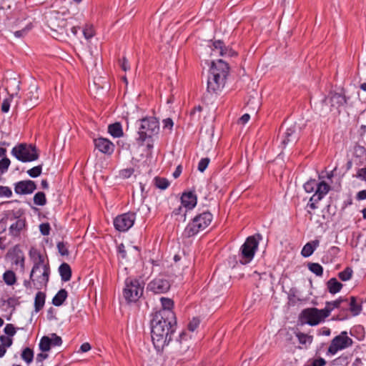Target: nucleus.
<instances>
[{"label":"nucleus","mask_w":366,"mask_h":366,"mask_svg":"<svg viewBox=\"0 0 366 366\" xmlns=\"http://www.w3.org/2000/svg\"><path fill=\"white\" fill-rule=\"evenodd\" d=\"M177 320L174 313L162 312L154 313L151 320L152 340L158 352H162L172 340L175 332Z\"/></svg>","instance_id":"f257e3e1"},{"label":"nucleus","mask_w":366,"mask_h":366,"mask_svg":"<svg viewBox=\"0 0 366 366\" xmlns=\"http://www.w3.org/2000/svg\"><path fill=\"white\" fill-rule=\"evenodd\" d=\"M229 72V67L227 62L222 59L213 61L207 80V92L212 94H218L222 92L225 86Z\"/></svg>","instance_id":"f03ea898"},{"label":"nucleus","mask_w":366,"mask_h":366,"mask_svg":"<svg viewBox=\"0 0 366 366\" xmlns=\"http://www.w3.org/2000/svg\"><path fill=\"white\" fill-rule=\"evenodd\" d=\"M31 257L36 256L37 259L34 261V266L30 273L34 288L41 290L47 285L50 274V267L49 263H45L44 256L36 250H30Z\"/></svg>","instance_id":"7ed1b4c3"},{"label":"nucleus","mask_w":366,"mask_h":366,"mask_svg":"<svg viewBox=\"0 0 366 366\" xmlns=\"http://www.w3.org/2000/svg\"><path fill=\"white\" fill-rule=\"evenodd\" d=\"M260 239H262V236L259 234L249 236L246 239L240 247L239 254V261L242 264H247L252 260Z\"/></svg>","instance_id":"20e7f679"},{"label":"nucleus","mask_w":366,"mask_h":366,"mask_svg":"<svg viewBox=\"0 0 366 366\" xmlns=\"http://www.w3.org/2000/svg\"><path fill=\"white\" fill-rule=\"evenodd\" d=\"M212 214L209 212H203L194 217L184 230L183 234L186 237L196 235L200 231L207 227L212 221Z\"/></svg>","instance_id":"39448f33"},{"label":"nucleus","mask_w":366,"mask_h":366,"mask_svg":"<svg viewBox=\"0 0 366 366\" xmlns=\"http://www.w3.org/2000/svg\"><path fill=\"white\" fill-rule=\"evenodd\" d=\"M159 131V122L156 118H144L140 120L137 141L142 144L147 139H151L154 135L157 134Z\"/></svg>","instance_id":"423d86ee"},{"label":"nucleus","mask_w":366,"mask_h":366,"mask_svg":"<svg viewBox=\"0 0 366 366\" xmlns=\"http://www.w3.org/2000/svg\"><path fill=\"white\" fill-rule=\"evenodd\" d=\"M143 282L136 278L128 277L125 280V287L123 290V295L125 300L129 302L137 301L143 295Z\"/></svg>","instance_id":"0eeeda50"},{"label":"nucleus","mask_w":366,"mask_h":366,"mask_svg":"<svg viewBox=\"0 0 366 366\" xmlns=\"http://www.w3.org/2000/svg\"><path fill=\"white\" fill-rule=\"evenodd\" d=\"M329 307L325 306L324 309L307 308L301 312L300 318L302 323L310 325H316L330 316Z\"/></svg>","instance_id":"6e6552de"},{"label":"nucleus","mask_w":366,"mask_h":366,"mask_svg":"<svg viewBox=\"0 0 366 366\" xmlns=\"http://www.w3.org/2000/svg\"><path fill=\"white\" fill-rule=\"evenodd\" d=\"M11 154L22 162H33L39 158L36 147L25 143L14 147L11 150Z\"/></svg>","instance_id":"1a4fd4ad"},{"label":"nucleus","mask_w":366,"mask_h":366,"mask_svg":"<svg viewBox=\"0 0 366 366\" xmlns=\"http://www.w3.org/2000/svg\"><path fill=\"white\" fill-rule=\"evenodd\" d=\"M353 341L347 336V332L343 331L332 339L329 346L327 353L334 355L339 350L350 347Z\"/></svg>","instance_id":"9d476101"},{"label":"nucleus","mask_w":366,"mask_h":366,"mask_svg":"<svg viewBox=\"0 0 366 366\" xmlns=\"http://www.w3.org/2000/svg\"><path fill=\"white\" fill-rule=\"evenodd\" d=\"M326 305L327 307H329L330 314L335 309H337L340 310V314H338L337 316V320H344L348 317V312L350 310L349 300L343 297H340L339 299L335 301L327 302Z\"/></svg>","instance_id":"9b49d317"},{"label":"nucleus","mask_w":366,"mask_h":366,"mask_svg":"<svg viewBox=\"0 0 366 366\" xmlns=\"http://www.w3.org/2000/svg\"><path fill=\"white\" fill-rule=\"evenodd\" d=\"M48 24L51 30L57 31L61 34H65L66 36H69L66 26L69 24L71 25V22L67 21L59 13H55L49 16Z\"/></svg>","instance_id":"f8f14e48"},{"label":"nucleus","mask_w":366,"mask_h":366,"mask_svg":"<svg viewBox=\"0 0 366 366\" xmlns=\"http://www.w3.org/2000/svg\"><path fill=\"white\" fill-rule=\"evenodd\" d=\"M135 219L136 214L134 212L124 213L118 215L114 219V226L119 232H126L133 226Z\"/></svg>","instance_id":"ddd939ff"},{"label":"nucleus","mask_w":366,"mask_h":366,"mask_svg":"<svg viewBox=\"0 0 366 366\" xmlns=\"http://www.w3.org/2000/svg\"><path fill=\"white\" fill-rule=\"evenodd\" d=\"M169 288V282L161 277H157L151 281L147 286L149 290L156 294L164 293L167 292Z\"/></svg>","instance_id":"4468645a"},{"label":"nucleus","mask_w":366,"mask_h":366,"mask_svg":"<svg viewBox=\"0 0 366 366\" xmlns=\"http://www.w3.org/2000/svg\"><path fill=\"white\" fill-rule=\"evenodd\" d=\"M36 189L34 181L22 180L15 184L14 191L18 194H29L33 193Z\"/></svg>","instance_id":"2eb2a0df"},{"label":"nucleus","mask_w":366,"mask_h":366,"mask_svg":"<svg viewBox=\"0 0 366 366\" xmlns=\"http://www.w3.org/2000/svg\"><path fill=\"white\" fill-rule=\"evenodd\" d=\"M95 147L101 152L104 154H112L114 149V144L105 138H98L94 139Z\"/></svg>","instance_id":"dca6fc26"},{"label":"nucleus","mask_w":366,"mask_h":366,"mask_svg":"<svg viewBox=\"0 0 366 366\" xmlns=\"http://www.w3.org/2000/svg\"><path fill=\"white\" fill-rule=\"evenodd\" d=\"M300 128L296 124L287 128L284 134V138L282 143L284 145H286L290 142H297L300 137Z\"/></svg>","instance_id":"f3484780"},{"label":"nucleus","mask_w":366,"mask_h":366,"mask_svg":"<svg viewBox=\"0 0 366 366\" xmlns=\"http://www.w3.org/2000/svg\"><path fill=\"white\" fill-rule=\"evenodd\" d=\"M212 46V50L218 52L222 56H233L237 55L232 49L225 46L224 42L221 40L214 41Z\"/></svg>","instance_id":"a211bd4d"},{"label":"nucleus","mask_w":366,"mask_h":366,"mask_svg":"<svg viewBox=\"0 0 366 366\" xmlns=\"http://www.w3.org/2000/svg\"><path fill=\"white\" fill-rule=\"evenodd\" d=\"M197 202L196 194L192 192H184L181 197L182 205L188 210L192 209Z\"/></svg>","instance_id":"6ab92c4d"},{"label":"nucleus","mask_w":366,"mask_h":366,"mask_svg":"<svg viewBox=\"0 0 366 366\" xmlns=\"http://www.w3.org/2000/svg\"><path fill=\"white\" fill-rule=\"evenodd\" d=\"M330 186L325 182H317L315 193L311 197V201H320L330 191Z\"/></svg>","instance_id":"aec40b11"},{"label":"nucleus","mask_w":366,"mask_h":366,"mask_svg":"<svg viewBox=\"0 0 366 366\" xmlns=\"http://www.w3.org/2000/svg\"><path fill=\"white\" fill-rule=\"evenodd\" d=\"M26 227V220L19 218L9 228V234L16 237L20 234L21 231Z\"/></svg>","instance_id":"412c9836"},{"label":"nucleus","mask_w":366,"mask_h":366,"mask_svg":"<svg viewBox=\"0 0 366 366\" xmlns=\"http://www.w3.org/2000/svg\"><path fill=\"white\" fill-rule=\"evenodd\" d=\"M330 99L331 102V107L336 108L344 106L347 102V97L344 94L340 93L331 94Z\"/></svg>","instance_id":"4be33fe9"},{"label":"nucleus","mask_w":366,"mask_h":366,"mask_svg":"<svg viewBox=\"0 0 366 366\" xmlns=\"http://www.w3.org/2000/svg\"><path fill=\"white\" fill-rule=\"evenodd\" d=\"M59 272L62 281L68 282L70 280L71 277V269L69 264L65 262L62 263L59 267Z\"/></svg>","instance_id":"5701e85b"},{"label":"nucleus","mask_w":366,"mask_h":366,"mask_svg":"<svg viewBox=\"0 0 366 366\" xmlns=\"http://www.w3.org/2000/svg\"><path fill=\"white\" fill-rule=\"evenodd\" d=\"M26 101L31 102V105L36 104L39 100L38 87L35 85H31L26 93Z\"/></svg>","instance_id":"b1692460"},{"label":"nucleus","mask_w":366,"mask_h":366,"mask_svg":"<svg viewBox=\"0 0 366 366\" xmlns=\"http://www.w3.org/2000/svg\"><path fill=\"white\" fill-rule=\"evenodd\" d=\"M319 241L315 240L307 242L302 248L301 254L305 257H308L312 254L315 249L318 247Z\"/></svg>","instance_id":"393cba45"},{"label":"nucleus","mask_w":366,"mask_h":366,"mask_svg":"<svg viewBox=\"0 0 366 366\" xmlns=\"http://www.w3.org/2000/svg\"><path fill=\"white\" fill-rule=\"evenodd\" d=\"M68 296V292L65 289H61L52 299V304L56 307L63 305Z\"/></svg>","instance_id":"a878e982"},{"label":"nucleus","mask_w":366,"mask_h":366,"mask_svg":"<svg viewBox=\"0 0 366 366\" xmlns=\"http://www.w3.org/2000/svg\"><path fill=\"white\" fill-rule=\"evenodd\" d=\"M109 133L114 137L118 138L123 136L122 125L119 122H116L109 125Z\"/></svg>","instance_id":"bb28decb"},{"label":"nucleus","mask_w":366,"mask_h":366,"mask_svg":"<svg viewBox=\"0 0 366 366\" xmlns=\"http://www.w3.org/2000/svg\"><path fill=\"white\" fill-rule=\"evenodd\" d=\"M327 286L331 294H336L341 290L342 284L338 282L336 278H331L327 282Z\"/></svg>","instance_id":"cd10ccee"},{"label":"nucleus","mask_w":366,"mask_h":366,"mask_svg":"<svg viewBox=\"0 0 366 366\" xmlns=\"http://www.w3.org/2000/svg\"><path fill=\"white\" fill-rule=\"evenodd\" d=\"M160 300L162 303V309L157 311L155 313H162V312H170L171 313H174L172 311L174 302L171 299L162 297Z\"/></svg>","instance_id":"c85d7f7f"},{"label":"nucleus","mask_w":366,"mask_h":366,"mask_svg":"<svg viewBox=\"0 0 366 366\" xmlns=\"http://www.w3.org/2000/svg\"><path fill=\"white\" fill-rule=\"evenodd\" d=\"M46 295L42 292H38L34 299L35 311H40L45 304Z\"/></svg>","instance_id":"c756f323"},{"label":"nucleus","mask_w":366,"mask_h":366,"mask_svg":"<svg viewBox=\"0 0 366 366\" xmlns=\"http://www.w3.org/2000/svg\"><path fill=\"white\" fill-rule=\"evenodd\" d=\"M361 310L362 306L360 303L357 302L356 297L353 296L350 297L349 311L352 314V315L356 316L360 313Z\"/></svg>","instance_id":"7c9ffc66"},{"label":"nucleus","mask_w":366,"mask_h":366,"mask_svg":"<svg viewBox=\"0 0 366 366\" xmlns=\"http://www.w3.org/2000/svg\"><path fill=\"white\" fill-rule=\"evenodd\" d=\"M187 209L184 208L182 205L178 207L172 212V215L177 217L176 219L177 221L185 222L186 220V214L187 212Z\"/></svg>","instance_id":"2f4dec72"},{"label":"nucleus","mask_w":366,"mask_h":366,"mask_svg":"<svg viewBox=\"0 0 366 366\" xmlns=\"http://www.w3.org/2000/svg\"><path fill=\"white\" fill-rule=\"evenodd\" d=\"M4 282L9 286L14 285L16 282V277L12 270H7L3 274Z\"/></svg>","instance_id":"473e14b6"},{"label":"nucleus","mask_w":366,"mask_h":366,"mask_svg":"<svg viewBox=\"0 0 366 366\" xmlns=\"http://www.w3.org/2000/svg\"><path fill=\"white\" fill-rule=\"evenodd\" d=\"M21 357L23 360H24L28 365L32 362L34 359V351L29 347H26L23 350Z\"/></svg>","instance_id":"72a5a7b5"},{"label":"nucleus","mask_w":366,"mask_h":366,"mask_svg":"<svg viewBox=\"0 0 366 366\" xmlns=\"http://www.w3.org/2000/svg\"><path fill=\"white\" fill-rule=\"evenodd\" d=\"M296 336L299 342L303 345H310L312 342L313 337L302 332H297Z\"/></svg>","instance_id":"f704fd0d"},{"label":"nucleus","mask_w":366,"mask_h":366,"mask_svg":"<svg viewBox=\"0 0 366 366\" xmlns=\"http://www.w3.org/2000/svg\"><path fill=\"white\" fill-rule=\"evenodd\" d=\"M39 346V349L44 352L49 351L51 347L49 337H42L40 340Z\"/></svg>","instance_id":"c9c22d12"},{"label":"nucleus","mask_w":366,"mask_h":366,"mask_svg":"<svg viewBox=\"0 0 366 366\" xmlns=\"http://www.w3.org/2000/svg\"><path fill=\"white\" fill-rule=\"evenodd\" d=\"M308 269L317 276H322L323 267L319 263H309Z\"/></svg>","instance_id":"e433bc0d"},{"label":"nucleus","mask_w":366,"mask_h":366,"mask_svg":"<svg viewBox=\"0 0 366 366\" xmlns=\"http://www.w3.org/2000/svg\"><path fill=\"white\" fill-rule=\"evenodd\" d=\"M34 202L39 206H44L46 204V199L45 194L42 192H39L35 194L34 197Z\"/></svg>","instance_id":"4c0bfd02"},{"label":"nucleus","mask_w":366,"mask_h":366,"mask_svg":"<svg viewBox=\"0 0 366 366\" xmlns=\"http://www.w3.org/2000/svg\"><path fill=\"white\" fill-rule=\"evenodd\" d=\"M154 184L157 188L160 189H166L169 185V182L166 178L155 177Z\"/></svg>","instance_id":"58836bf2"},{"label":"nucleus","mask_w":366,"mask_h":366,"mask_svg":"<svg viewBox=\"0 0 366 366\" xmlns=\"http://www.w3.org/2000/svg\"><path fill=\"white\" fill-rule=\"evenodd\" d=\"M24 261H25V258H24V254H22V252L20 250L18 251L14 257L13 263L15 264H19L21 269L24 270Z\"/></svg>","instance_id":"ea45409f"},{"label":"nucleus","mask_w":366,"mask_h":366,"mask_svg":"<svg viewBox=\"0 0 366 366\" xmlns=\"http://www.w3.org/2000/svg\"><path fill=\"white\" fill-rule=\"evenodd\" d=\"M353 271L350 267H346L343 271L339 272L338 277L342 281H347L351 279Z\"/></svg>","instance_id":"a19ab883"},{"label":"nucleus","mask_w":366,"mask_h":366,"mask_svg":"<svg viewBox=\"0 0 366 366\" xmlns=\"http://www.w3.org/2000/svg\"><path fill=\"white\" fill-rule=\"evenodd\" d=\"M317 186V182L315 179H310L304 184V189L306 192L311 193L315 191V189L316 190Z\"/></svg>","instance_id":"79ce46f5"},{"label":"nucleus","mask_w":366,"mask_h":366,"mask_svg":"<svg viewBox=\"0 0 366 366\" xmlns=\"http://www.w3.org/2000/svg\"><path fill=\"white\" fill-rule=\"evenodd\" d=\"M41 171H42V165L40 164V165L36 166V167L29 169L27 171V174L31 177L34 178V177H39L41 174Z\"/></svg>","instance_id":"37998d69"},{"label":"nucleus","mask_w":366,"mask_h":366,"mask_svg":"<svg viewBox=\"0 0 366 366\" xmlns=\"http://www.w3.org/2000/svg\"><path fill=\"white\" fill-rule=\"evenodd\" d=\"M57 249L61 256L69 255L67 243L59 242L57 243Z\"/></svg>","instance_id":"c03bdc74"},{"label":"nucleus","mask_w":366,"mask_h":366,"mask_svg":"<svg viewBox=\"0 0 366 366\" xmlns=\"http://www.w3.org/2000/svg\"><path fill=\"white\" fill-rule=\"evenodd\" d=\"M10 159L7 157H4L0 160V173L4 174L7 170L10 165Z\"/></svg>","instance_id":"a18cd8bd"},{"label":"nucleus","mask_w":366,"mask_h":366,"mask_svg":"<svg viewBox=\"0 0 366 366\" xmlns=\"http://www.w3.org/2000/svg\"><path fill=\"white\" fill-rule=\"evenodd\" d=\"M83 34L86 39H89L94 36V29L92 25H86L83 29Z\"/></svg>","instance_id":"49530a36"},{"label":"nucleus","mask_w":366,"mask_h":366,"mask_svg":"<svg viewBox=\"0 0 366 366\" xmlns=\"http://www.w3.org/2000/svg\"><path fill=\"white\" fill-rule=\"evenodd\" d=\"M49 339L51 341V347L60 346L62 344L61 337L55 333L51 334V336L49 337Z\"/></svg>","instance_id":"de8ad7c7"},{"label":"nucleus","mask_w":366,"mask_h":366,"mask_svg":"<svg viewBox=\"0 0 366 366\" xmlns=\"http://www.w3.org/2000/svg\"><path fill=\"white\" fill-rule=\"evenodd\" d=\"M209 162L210 159L208 157L201 159L198 164V170L201 172H204L208 167Z\"/></svg>","instance_id":"09e8293b"},{"label":"nucleus","mask_w":366,"mask_h":366,"mask_svg":"<svg viewBox=\"0 0 366 366\" xmlns=\"http://www.w3.org/2000/svg\"><path fill=\"white\" fill-rule=\"evenodd\" d=\"M0 341L1 342V345H4L5 347L9 348L13 344V340L11 337L9 336H4L1 335L0 336Z\"/></svg>","instance_id":"8fccbe9b"},{"label":"nucleus","mask_w":366,"mask_h":366,"mask_svg":"<svg viewBox=\"0 0 366 366\" xmlns=\"http://www.w3.org/2000/svg\"><path fill=\"white\" fill-rule=\"evenodd\" d=\"M200 321L198 318L194 317L188 324L187 329L189 332H194L199 325Z\"/></svg>","instance_id":"3c124183"},{"label":"nucleus","mask_w":366,"mask_h":366,"mask_svg":"<svg viewBox=\"0 0 366 366\" xmlns=\"http://www.w3.org/2000/svg\"><path fill=\"white\" fill-rule=\"evenodd\" d=\"M11 101H12V97H11L5 99L3 101L2 104H1V109L2 112L6 113V112H8L9 111V108H10V105H11Z\"/></svg>","instance_id":"603ef678"},{"label":"nucleus","mask_w":366,"mask_h":366,"mask_svg":"<svg viewBox=\"0 0 366 366\" xmlns=\"http://www.w3.org/2000/svg\"><path fill=\"white\" fill-rule=\"evenodd\" d=\"M4 331L8 336L13 337L16 332V329L12 324H7Z\"/></svg>","instance_id":"864d4df0"},{"label":"nucleus","mask_w":366,"mask_h":366,"mask_svg":"<svg viewBox=\"0 0 366 366\" xmlns=\"http://www.w3.org/2000/svg\"><path fill=\"white\" fill-rule=\"evenodd\" d=\"M189 338H191V336L188 335L187 331L184 330L179 334L177 342L182 345L183 343L187 342Z\"/></svg>","instance_id":"5fc2aeb1"},{"label":"nucleus","mask_w":366,"mask_h":366,"mask_svg":"<svg viewBox=\"0 0 366 366\" xmlns=\"http://www.w3.org/2000/svg\"><path fill=\"white\" fill-rule=\"evenodd\" d=\"M11 195L12 192L9 187L0 186V197H10Z\"/></svg>","instance_id":"6e6d98bb"},{"label":"nucleus","mask_w":366,"mask_h":366,"mask_svg":"<svg viewBox=\"0 0 366 366\" xmlns=\"http://www.w3.org/2000/svg\"><path fill=\"white\" fill-rule=\"evenodd\" d=\"M326 365V361L325 359L322 357H319L317 359L313 360L307 366H325Z\"/></svg>","instance_id":"4d7b16f0"},{"label":"nucleus","mask_w":366,"mask_h":366,"mask_svg":"<svg viewBox=\"0 0 366 366\" xmlns=\"http://www.w3.org/2000/svg\"><path fill=\"white\" fill-rule=\"evenodd\" d=\"M39 229L43 235H48L50 231V225L49 223H43L39 225Z\"/></svg>","instance_id":"13d9d810"},{"label":"nucleus","mask_w":366,"mask_h":366,"mask_svg":"<svg viewBox=\"0 0 366 366\" xmlns=\"http://www.w3.org/2000/svg\"><path fill=\"white\" fill-rule=\"evenodd\" d=\"M119 66L124 71H127L130 69V66L126 57H123L122 60H119Z\"/></svg>","instance_id":"bf43d9fd"},{"label":"nucleus","mask_w":366,"mask_h":366,"mask_svg":"<svg viewBox=\"0 0 366 366\" xmlns=\"http://www.w3.org/2000/svg\"><path fill=\"white\" fill-rule=\"evenodd\" d=\"M29 29L28 27H25L24 29L19 31H16L14 34L17 38H21L24 37L28 32Z\"/></svg>","instance_id":"052dcab7"},{"label":"nucleus","mask_w":366,"mask_h":366,"mask_svg":"<svg viewBox=\"0 0 366 366\" xmlns=\"http://www.w3.org/2000/svg\"><path fill=\"white\" fill-rule=\"evenodd\" d=\"M118 252L121 255L122 258H123V259L126 258L127 252H126V250H125V247H124V245L123 244H120L118 246Z\"/></svg>","instance_id":"680f3d73"},{"label":"nucleus","mask_w":366,"mask_h":366,"mask_svg":"<svg viewBox=\"0 0 366 366\" xmlns=\"http://www.w3.org/2000/svg\"><path fill=\"white\" fill-rule=\"evenodd\" d=\"M357 177L366 181V168H362L358 170Z\"/></svg>","instance_id":"e2e57ef3"},{"label":"nucleus","mask_w":366,"mask_h":366,"mask_svg":"<svg viewBox=\"0 0 366 366\" xmlns=\"http://www.w3.org/2000/svg\"><path fill=\"white\" fill-rule=\"evenodd\" d=\"M164 128H168L169 129H172V127H173V121L172 120V119H166L164 120Z\"/></svg>","instance_id":"0e129e2a"},{"label":"nucleus","mask_w":366,"mask_h":366,"mask_svg":"<svg viewBox=\"0 0 366 366\" xmlns=\"http://www.w3.org/2000/svg\"><path fill=\"white\" fill-rule=\"evenodd\" d=\"M48 357V355L46 353L41 352L36 355V362H42L45 359Z\"/></svg>","instance_id":"69168bd1"},{"label":"nucleus","mask_w":366,"mask_h":366,"mask_svg":"<svg viewBox=\"0 0 366 366\" xmlns=\"http://www.w3.org/2000/svg\"><path fill=\"white\" fill-rule=\"evenodd\" d=\"M91 350V345L88 342L83 343L80 347V350L82 352H88Z\"/></svg>","instance_id":"338daca9"},{"label":"nucleus","mask_w":366,"mask_h":366,"mask_svg":"<svg viewBox=\"0 0 366 366\" xmlns=\"http://www.w3.org/2000/svg\"><path fill=\"white\" fill-rule=\"evenodd\" d=\"M250 119V116L248 114H244V115H242L240 119H239V122L242 123V124H244L248 122V121Z\"/></svg>","instance_id":"774afa93"}]
</instances>
